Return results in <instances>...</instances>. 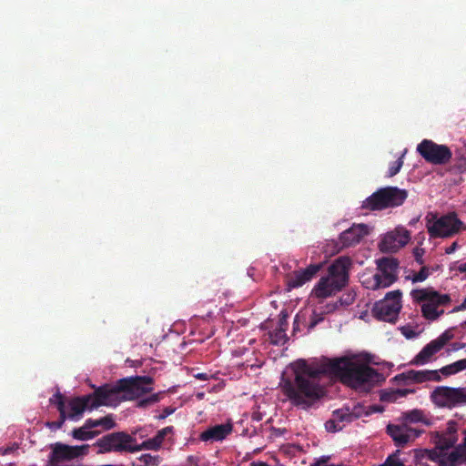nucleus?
I'll use <instances>...</instances> for the list:
<instances>
[{"label":"nucleus","instance_id":"24","mask_svg":"<svg viewBox=\"0 0 466 466\" xmlns=\"http://www.w3.org/2000/svg\"><path fill=\"white\" fill-rule=\"evenodd\" d=\"M402 423H418L421 422L426 426H431L432 424V419L426 416L424 412L420 410L415 409L410 411L403 412L401 414Z\"/></svg>","mask_w":466,"mask_h":466},{"label":"nucleus","instance_id":"21","mask_svg":"<svg viewBox=\"0 0 466 466\" xmlns=\"http://www.w3.org/2000/svg\"><path fill=\"white\" fill-rule=\"evenodd\" d=\"M362 414V407L354 406L352 410L348 407L338 409L332 412V417L335 418L340 424L350 423L358 420Z\"/></svg>","mask_w":466,"mask_h":466},{"label":"nucleus","instance_id":"50","mask_svg":"<svg viewBox=\"0 0 466 466\" xmlns=\"http://www.w3.org/2000/svg\"><path fill=\"white\" fill-rule=\"evenodd\" d=\"M196 379L207 380L208 379V375L207 373H198L194 375Z\"/></svg>","mask_w":466,"mask_h":466},{"label":"nucleus","instance_id":"27","mask_svg":"<svg viewBox=\"0 0 466 466\" xmlns=\"http://www.w3.org/2000/svg\"><path fill=\"white\" fill-rule=\"evenodd\" d=\"M160 448V444L154 438L147 439L142 443H137V439L135 438L134 452L143 450L158 451Z\"/></svg>","mask_w":466,"mask_h":466},{"label":"nucleus","instance_id":"3","mask_svg":"<svg viewBox=\"0 0 466 466\" xmlns=\"http://www.w3.org/2000/svg\"><path fill=\"white\" fill-rule=\"evenodd\" d=\"M352 260L342 256L336 258L328 268V275L321 277L314 288L317 298L326 299L340 291L348 285Z\"/></svg>","mask_w":466,"mask_h":466},{"label":"nucleus","instance_id":"43","mask_svg":"<svg viewBox=\"0 0 466 466\" xmlns=\"http://www.w3.org/2000/svg\"><path fill=\"white\" fill-rule=\"evenodd\" d=\"M428 458L432 461L438 462L439 465L441 466V460H442L444 456L439 454L437 451H429Z\"/></svg>","mask_w":466,"mask_h":466},{"label":"nucleus","instance_id":"10","mask_svg":"<svg viewBox=\"0 0 466 466\" xmlns=\"http://www.w3.org/2000/svg\"><path fill=\"white\" fill-rule=\"evenodd\" d=\"M418 153L424 160L432 165H444L450 162L452 153L449 147L423 139L417 146Z\"/></svg>","mask_w":466,"mask_h":466},{"label":"nucleus","instance_id":"15","mask_svg":"<svg viewBox=\"0 0 466 466\" xmlns=\"http://www.w3.org/2000/svg\"><path fill=\"white\" fill-rule=\"evenodd\" d=\"M368 234L369 228L367 225L353 224L350 228L340 233L339 241L345 248L352 247L359 244Z\"/></svg>","mask_w":466,"mask_h":466},{"label":"nucleus","instance_id":"48","mask_svg":"<svg viewBox=\"0 0 466 466\" xmlns=\"http://www.w3.org/2000/svg\"><path fill=\"white\" fill-rule=\"evenodd\" d=\"M466 309V298L464 299L463 302L455 307L451 312H458V311H462V310H465Z\"/></svg>","mask_w":466,"mask_h":466},{"label":"nucleus","instance_id":"47","mask_svg":"<svg viewBox=\"0 0 466 466\" xmlns=\"http://www.w3.org/2000/svg\"><path fill=\"white\" fill-rule=\"evenodd\" d=\"M328 460H329V458L320 460L311 466H339V465H335V464H328L327 463Z\"/></svg>","mask_w":466,"mask_h":466},{"label":"nucleus","instance_id":"28","mask_svg":"<svg viewBox=\"0 0 466 466\" xmlns=\"http://www.w3.org/2000/svg\"><path fill=\"white\" fill-rule=\"evenodd\" d=\"M270 341L275 345H284L288 339L286 328L279 327L269 333Z\"/></svg>","mask_w":466,"mask_h":466},{"label":"nucleus","instance_id":"33","mask_svg":"<svg viewBox=\"0 0 466 466\" xmlns=\"http://www.w3.org/2000/svg\"><path fill=\"white\" fill-rule=\"evenodd\" d=\"M406 153V150L403 152V154L394 162H392L390 165L389 171H388V177H391L397 175L400 168L403 166V157Z\"/></svg>","mask_w":466,"mask_h":466},{"label":"nucleus","instance_id":"42","mask_svg":"<svg viewBox=\"0 0 466 466\" xmlns=\"http://www.w3.org/2000/svg\"><path fill=\"white\" fill-rule=\"evenodd\" d=\"M439 372H441L444 376H451L456 374L452 366V363L447 366L442 367Z\"/></svg>","mask_w":466,"mask_h":466},{"label":"nucleus","instance_id":"45","mask_svg":"<svg viewBox=\"0 0 466 466\" xmlns=\"http://www.w3.org/2000/svg\"><path fill=\"white\" fill-rule=\"evenodd\" d=\"M84 426L89 431L93 428H96L97 427V419L95 420V419H87L85 423H84Z\"/></svg>","mask_w":466,"mask_h":466},{"label":"nucleus","instance_id":"44","mask_svg":"<svg viewBox=\"0 0 466 466\" xmlns=\"http://www.w3.org/2000/svg\"><path fill=\"white\" fill-rule=\"evenodd\" d=\"M175 411V409L172 408V407H166L162 413H160L157 418L158 420H164L166 419L167 416L171 415L173 412Z\"/></svg>","mask_w":466,"mask_h":466},{"label":"nucleus","instance_id":"23","mask_svg":"<svg viewBox=\"0 0 466 466\" xmlns=\"http://www.w3.org/2000/svg\"><path fill=\"white\" fill-rule=\"evenodd\" d=\"M410 383H422L426 381H440L441 380L438 370H408Z\"/></svg>","mask_w":466,"mask_h":466},{"label":"nucleus","instance_id":"52","mask_svg":"<svg viewBox=\"0 0 466 466\" xmlns=\"http://www.w3.org/2000/svg\"><path fill=\"white\" fill-rule=\"evenodd\" d=\"M461 272H466V262L461 264L458 268Z\"/></svg>","mask_w":466,"mask_h":466},{"label":"nucleus","instance_id":"20","mask_svg":"<svg viewBox=\"0 0 466 466\" xmlns=\"http://www.w3.org/2000/svg\"><path fill=\"white\" fill-rule=\"evenodd\" d=\"M466 463V446L463 441L441 460V466H461Z\"/></svg>","mask_w":466,"mask_h":466},{"label":"nucleus","instance_id":"40","mask_svg":"<svg viewBox=\"0 0 466 466\" xmlns=\"http://www.w3.org/2000/svg\"><path fill=\"white\" fill-rule=\"evenodd\" d=\"M455 373L466 370V359L459 360L452 363Z\"/></svg>","mask_w":466,"mask_h":466},{"label":"nucleus","instance_id":"51","mask_svg":"<svg viewBox=\"0 0 466 466\" xmlns=\"http://www.w3.org/2000/svg\"><path fill=\"white\" fill-rule=\"evenodd\" d=\"M250 466H269V465L263 461H258V462L254 461L250 464Z\"/></svg>","mask_w":466,"mask_h":466},{"label":"nucleus","instance_id":"11","mask_svg":"<svg viewBox=\"0 0 466 466\" xmlns=\"http://www.w3.org/2000/svg\"><path fill=\"white\" fill-rule=\"evenodd\" d=\"M377 273L382 289L388 288L398 279L399 260L394 258H382L376 260Z\"/></svg>","mask_w":466,"mask_h":466},{"label":"nucleus","instance_id":"4","mask_svg":"<svg viewBox=\"0 0 466 466\" xmlns=\"http://www.w3.org/2000/svg\"><path fill=\"white\" fill-rule=\"evenodd\" d=\"M413 300L420 305L422 317L433 321L444 314L441 306H447L451 302L449 294H441L433 288L413 289L410 293Z\"/></svg>","mask_w":466,"mask_h":466},{"label":"nucleus","instance_id":"9","mask_svg":"<svg viewBox=\"0 0 466 466\" xmlns=\"http://www.w3.org/2000/svg\"><path fill=\"white\" fill-rule=\"evenodd\" d=\"M431 399L441 408L452 409L466 405V389L440 386L431 392Z\"/></svg>","mask_w":466,"mask_h":466},{"label":"nucleus","instance_id":"22","mask_svg":"<svg viewBox=\"0 0 466 466\" xmlns=\"http://www.w3.org/2000/svg\"><path fill=\"white\" fill-rule=\"evenodd\" d=\"M441 350V349L439 344H437L433 339L422 348V350L415 356L411 363L415 365L426 364L431 360L432 356L438 353Z\"/></svg>","mask_w":466,"mask_h":466},{"label":"nucleus","instance_id":"53","mask_svg":"<svg viewBox=\"0 0 466 466\" xmlns=\"http://www.w3.org/2000/svg\"><path fill=\"white\" fill-rule=\"evenodd\" d=\"M285 326H287V322H286V320L284 319H281L279 320V327H284L285 328Z\"/></svg>","mask_w":466,"mask_h":466},{"label":"nucleus","instance_id":"26","mask_svg":"<svg viewBox=\"0 0 466 466\" xmlns=\"http://www.w3.org/2000/svg\"><path fill=\"white\" fill-rule=\"evenodd\" d=\"M100 433L99 431H88L84 425L72 431V437L78 441H88L94 439Z\"/></svg>","mask_w":466,"mask_h":466},{"label":"nucleus","instance_id":"13","mask_svg":"<svg viewBox=\"0 0 466 466\" xmlns=\"http://www.w3.org/2000/svg\"><path fill=\"white\" fill-rule=\"evenodd\" d=\"M410 239V232L404 228H397L388 232L380 243L382 252H396L404 247Z\"/></svg>","mask_w":466,"mask_h":466},{"label":"nucleus","instance_id":"41","mask_svg":"<svg viewBox=\"0 0 466 466\" xmlns=\"http://www.w3.org/2000/svg\"><path fill=\"white\" fill-rule=\"evenodd\" d=\"M413 253H414L416 262H418L420 265H422L423 264L422 257L424 254V249L416 248L414 249Z\"/></svg>","mask_w":466,"mask_h":466},{"label":"nucleus","instance_id":"39","mask_svg":"<svg viewBox=\"0 0 466 466\" xmlns=\"http://www.w3.org/2000/svg\"><path fill=\"white\" fill-rule=\"evenodd\" d=\"M392 380H394L398 385H409L410 384V375H408V371L397 374Z\"/></svg>","mask_w":466,"mask_h":466},{"label":"nucleus","instance_id":"30","mask_svg":"<svg viewBox=\"0 0 466 466\" xmlns=\"http://www.w3.org/2000/svg\"><path fill=\"white\" fill-rule=\"evenodd\" d=\"M363 278L364 279H362L361 282L366 289H372V290L382 289L380 287L381 282H380L379 277H376L375 274L372 276H367V277L364 276Z\"/></svg>","mask_w":466,"mask_h":466},{"label":"nucleus","instance_id":"54","mask_svg":"<svg viewBox=\"0 0 466 466\" xmlns=\"http://www.w3.org/2000/svg\"><path fill=\"white\" fill-rule=\"evenodd\" d=\"M14 451V448H6L4 451V454H7V453H10Z\"/></svg>","mask_w":466,"mask_h":466},{"label":"nucleus","instance_id":"29","mask_svg":"<svg viewBox=\"0 0 466 466\" xmlns=\"http://www.w3.org/2000/svg\"><path fill=\"white\" fill-rule=\"evenodd\" d=\"M137 461L139 462L137 466H157L161 461V458L158 455L146 453L137 458Z\"/></svg>","mask_w":466,"mask_h":466},{"label":"nucleus","instance_id":"38","mask_svg":"<svg viewBox=\"0 0 466 466\" xmlns=\"http://www.w3.org/2000/svg\"><path fill=\"white\" fill-rule=\"evenodd\" d=\"M430 275L429 268L427 267H422L420 271L413 275L412 281L413 282H421L424 281Z\"/></svg>","mask_w":466,"mask_h":466},{"label":"nucleus","instance_id":"5","mask_svg":"<svg viewBox=\"0 0 466 466\" xmlns=\"http://www.w3.org/2000/svg\"><path fill=\"white\" fill-rule=\"evenodd\" d=\"M408 198L406 189L398 187H386L378 189L367 198L362 207L370 210H382L401 206Z\"/></svg>","mask_w":466,"mask_h":466},{"label":"nucleus","instance_id":"49","mask_svg":"<svg viewBox=\"0 0 466 466\" xmlns=\"http://www.w3.org/2000/svg\"><path fill=\"white\" fill-rule=\"evenodd\" d=\"M457 248V242H453L450 247L445 249L446 254L453 253Z\"/></svg>","mask_w":466,"mask_h":466},{"label":"nucleus","instance_id":"55","mask_svg":"<svg viewBox=\"0 0 466 466\" xmlns=\"http://www.w3.org/2000/svg\"><path fill=\"white\" fill-rule=\"evenodd\" d=\"M203 396H204V393H198V399H202V398H203Z\"/></svg>","mask_w":466,"mask_h":466},{"label":"nucleus","instance_id":"14","mask_svg":"<svg viewBox=\"0 0 466 466\" xmlns=\"http://www.w3.org/2000/svg\"><path fill=\"white\" fill-rule=\"evenodd\" d=\"M322 265L319 264H310L304 269L295 270L286 277V284L288 287V290H291L292 289H298L302 287L305 283L310 281L320 270Z\"/></svg>","mask_w":466,"mask_h":466},{"label":"nucleus","instance_id":"8","mask_svg":"<svg viewBox=\"0 0 466 466\" xmlns=\"http://www.w3.org/2000/svg\"><path fill=\"white\" fill-rule=\"evenodd\" d=\"M401 291L396 289L386 294L382 300L375 303L372 312L380 320L394 322L401 309Z\"/></svg>","mask_w":466,"mask_h":466},{"label":"nucleus","instance_id":"17","mask_svg":"<svg viewBox=\"0 0 466 466\" xmlns=\"http://www.w3.org/2000/svg\"><path fill=\"white\" fill-rule=\"evenodd\" d=\"M66 407L69 409V410L66 411V418L70 420H79L85 410L86 409L90 410V397L84 395L72 398L67 401Z\"/></svg>","mask_w":466,"mask_h":466},{"label":"nucleus","instance_id":"32","mask_svg":"<svg viewBox=\"0 0 466 466\" xmlns=\"http://www.w3.org/2000/svg\"><path fill=\"white\" fill-rule=\"evenodd\" d=\"M97 427H102L108 431L116 427V422L112 414L97 419Z\"/></svg>","mask_w":466,"mask_h":466},{"label":"nucleus","instance_id":"18","mask_svg":"<svg viewBox=\"0 0 466 466\" xmlns=\"http://www.w3.org/2000/svg\"><path fill=\"white\" fill-rule=\"evenodd\" d=\"M232 431L233 424L230 421L224 424H217L201 432L200 440L203 441H221L231 434Z\"/></svg>","mask_w":466,"mask_h":466},{"label":"nucleus","instance_id":"25","mask_svg":"<svg viewBox=\"0 0 466 466\" xmlns=\"http://www.w3.org/2000/svg\"><path fill=\"white\" fill-rule=\"evenodd\" d=\"M412 389L385 390L380 392V400L383 402H395L400 398L414 393Z\"/></svg>","mask_w":466,"mask_h":466},{"label":"nucleus","instance_id":"35","mask_svg":"<svg viewBox=\"0 0 466 466\" xmlns=\"http://www.w3.org/2000/svg\"><path fill=\"white\" fill-rule=\"evenodd\" d=\"M174 427L173 426H167L161 430H159L157 434L153 437L162 446V443L166 438L167 435L173 433Z\"/></svg>","mask_w":466,"mask_h":466},{"label":"nucleus","instance_id":"12","mask_svg":"<svg viewBox=\"0 0 466 466\" xmlns=\"http://www.w3.org/2000/svg\"><path fill=\"white\" fill-rule=\"evenodd\" d=\"M394 444L398 447H404L409 442L418 438L422 431L409 427L407 424H389L386 429Z\"/></svg>","mask_w":466,"mask_h":466},{"label":"nucleus","instance_id":"37","mask_svg":"<svg viewBox=\"0 0 466 466\" xmlns=\"http://www.w3.org/2000/svg\"><path fill=\"white\" fill-rule=\"evenodd\" d=\"M453 338V334L451 330H445L441 335H440L435 340L437 344L442 349L451 339Z\"/></svg>","mask_w":466,"mask_h":466},{"label":"nucleus","instance_id":"2","mask_svg":"<svg viewBox=\"0 0 466 466\" xmlns=\"http://www.w3.org/2000/svg\"><path fill=\"white\" fill-rule=\"evenodd\" d=\"M153 383L150 376H135L121 379L115 385L105 384L96 388L90 397V410L100 406H117L125 400L139 399L151 392L152 388L147 387Z\"/></svg>","mask_w":466,"mask_h":466},{"label":"nucleus","instance_id":"1","mask_svg":"<svg viewBox=\"0 0 466 466\" xmlns=\"http://www.w3.org/2000/svg\"><path fill=\"white\" fill-rule=\"evenodd\" d=\"M291 370L294 377L282 374L279 387L293 406L303 410L311 408L324 396V389L319 383L322 375L336 378L355 390L370 388L380 377L375 369L348 356L323 358L318 365L298 360L291 364Z\"/></svg>","mask_w":466,"mask_h":466},{"label":"nucleus","instance_id":"34","mask_svg":"<svg viewBox=\"0 0 466 466\" xmlns=\"http://www.w3.org/2000/svg\"><path fill=\"white\" fill-rule=\"evenodd\" d=\"M399 454L400 451L397 450L394 453L389 455L380 466H404L403 462L399 458Z\"/></svg>","mask_w":466,"mask_h":466},{"label":"nucleus","instance_id":"7","mask_svg":"<svg viewBox=\"0 0 466 466\" xmlns=\"http://www.w3.org/2000/svg\"><path fill=\"white\" fill-rule=\"evenodd\" d=\"M135 437L126 431L108 433L98 439L96 446L99 452L134 453Z\"/></svg>","mask_w":466,"mask_h":466},{"label":"nucleus","instance_id":"19","mask_svg":"<svg viewBox=\"0 0 466 466\" xmlns=\"http://www.w3.org/2000/svg\"><path fill=\"white\" fill-rule=\"evenodd\" d=\"M49 402L52 405H55L59 411V419L56 421H47L46 423V427L53 431L59 430L63 427L65 421L68 420L66 418V400L64 395L57 390L50 399Z\"/></svg>","mask_w":466,"mask_h":466},{"label":"nucleus","instance_id":"6","mask_svg":"<svg viewBox=\"0 0 466 466\" xmlns=\"http://www.w3.org/2000/svg\"><path fill=\"white\" fill-rule=\"evenodd\" d=\"M426 227L431 238H450L466 229V226L455 213H449L441 218L433 216L428 219Z\"/></svg>","mask_w":466,"mask_h":466},{"label":"nucleus","instance_id":"16","mask_svg":"<svg viewBox=\"0 0 466 466\" xmlns=\"http://www.w3.org/2000/svg\"><path fill=\"white\" fill-rule=\"evenodd\" d=\"M457 429V423L455 421L450 420L447 423V428L445 431L441 432H436L434 439L436 447L441 451L453 447V445L458 441Z\"/></svg>","mask_w":466,"mask_h":466},{"label":"nucleus","instance_id":"46","mask_svg":"<svg viewBox=\"0 0 466 466\" xmlns=\"http://www.w3.org/2000/svg\"><path fill=\"white\" fill-rule=\"evenodd\" d=\"M383 411V408L381 406H379V405H371L369 407V410H367L365 412L366 415H369L370 413H373V412H382Z\"/></svg>","mask_w":466,"mask_h":466},{"label":"nucleus","instance_id":"31","mask_svg":"<svg viewBox=\"0 0 466 466\" xmlns=\"http://www.w3.org/2000/svg\"><path fill=\"white\" fill-rule=\"evenodd\" d=\"M161 392L154 393L147 398L141 399L137 401L138 408H147L160 400Z\"/></svg>","mask_w":466,"mask_h":466},{"label":"nucleus","instance_id":"36","mask_svg":"<svg viewBox=\"0 0 466 466\" xmlns=\"http://www.w3.org/2000/svg\"><path fill=\"white\" fill-rule=\"evenodd\" d=\"M325 428L329 432L339 431L344 428V424H340L335 418H331L325 423Z\"/></svg>","mask_w":466,"mask_h":466}]
</instances>
